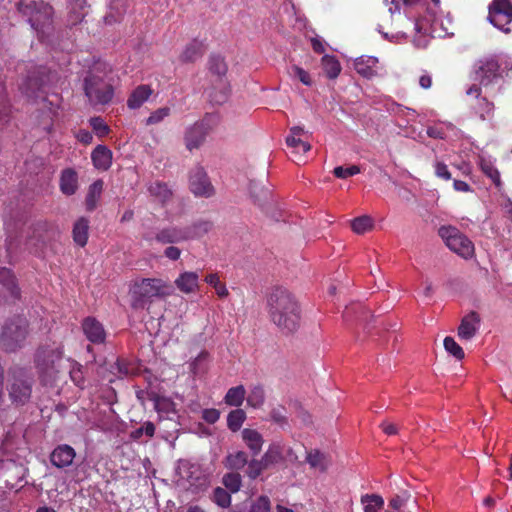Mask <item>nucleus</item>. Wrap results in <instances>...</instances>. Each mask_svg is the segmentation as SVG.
<instances>
[{
	"label": "nucleus",
	"mask_w": 512,
	"mask_h": 512,
	"mask_svg": "<svg viewBox=\"0 0 512 512\" xmlns=\"http://www.w3.org/2000/svg\"><path fill=\"white\" fill-rule=\"evenodd\" d=\"M246 420V413L242 409L232 410L227 416V426L232 432L240 430Z\"/></svg>",
	"instance_id": "36"
},
{
	"label": "nucleus",
	"mask_w": 512,
	"mask_h": 512,
	"mask_svg": "<svg viewBox=\"0 0 512 512\" xmlns=\"http://www.w3.org/2000/svg\"><path fill=\"white\" fill-rule=\"evenodd\" d=\"M361 169L357 165H352L350 167L344 168L342 166H337L333 170V174L335 177L340 179H346L350 176H354L358 173H360Z\"/></svg>",
	"instance_id": "54"
},
{
	"label": "nucleus",
	"mask_w": 512,
	"mask_h": 512,
	"mask_svg": "<svg viewBox=\"0 0 512 512\" xmlns=\"http://www.w3.org/2000/svg\"><path fill=\"white\" fill-rule=\"evenodd\" d=\"M270 418L280 426L287 425L288 423L286 410L283 407L273 408L270 412Z\"/></svg>",
	"instance_id": "56"
},
{
	"label": "nucleus",
	"mask_w": 512,
	"mask_h": 512,
	"mask_svg": "<svg viewBox=\"0 0 512 512\" xmlns=\"http://www.w3.org/2000/svg\"><path fill=\"white\" fill-rule=\"evenodd\" d=\"M378 63V59L373 56H361L354 61V68L361 76L371 79L377 75L375 66Z\"/></svg>",
	"instance_id": "23"
},
{
	"label": "nucleus",
	"mask_w": 512,
	"mask_h": 512,
	"mask_svg": "<svg viewBox=\"0 0 512 512\" xmlns=\"http://www.w3.org/2000/svg\"><path fill=\"white\" fill-rule=\"evenodd\" d=\"M91 158L96 168L107 170L112 163V152L104 145H98L92 152Z\"/></svg>",
	"instance_id": "26"
},
{
	"label": "nucleus",
	"mask_w": 512,
	"mask_h": 512,
	"mask_svg": "<svg viewBox=\"0 0 512 512\" xmlns=\"http://www.w3.org/2000/svg\"><path fill=\"white\" fill-rule=\"evenodd\" d=\"M500 65L494 56L479 59L473 66V80L480 87L491 85L499 76Z\"/></svg>",
	"instance_id": "10"
},
{
	"label": "nucleus",
	"mask_w": 512,
	"mask_h": 512,
	"mask_svg": "<svg viewBox=\"0 0 512 512\" xmlns=\"http://www.w3.org/2000/svg\"><path fill=\"white\" fill-rule=\"evenodd\" d=\"M214 502L222 508H226L231 503V495L227 492V490L217 487L213 493Z\"/></svg>",
	"instance_id": "51"
},
{
	"label": "nucleus",
	"mask_w": 512,
	"mask_h": 512,
	"mask_svg": "<svg viewBox=\"0 0 512 512\" xmlns=\"http://www.w3.org/2000/svg\"><path fill=\"white\" fill-rule=\"evenodd\" d=\"M249 189L251 197L254 199L255 202L260 203L266 200L269 196V189L256 181L250 182Z\"/></svg>",
	"instance_id": "45"
},
{
	"label": "nucleus",
	"mask_w": 512,
	"mask_h": 512,
	"mask_svg": "<svg viewBox=\"0 0 512 512\" xmlns=\"http://www.w3.org/2000/svg\"><path fill=\"white\" fill-rule=\"evenodd\" d=\"M321 62L323 71L328 78L335 79L338 77L341 72V65L336 57L325 55Z\"/></svg>",
	"instance_id": "32"
},
{
	"label": "nucleus",
	"mask_w": 512,
	"mask_h": 512,
	"mask_svg": "<svg viewBox=\"0 0 512 512\" xmlns=\"http://www.w3.org/2000/svg\"><path fill=\"white\" fill-rule=\"evenodd\" d=\"M306 462L312 469L325 472L331 464V459L329 455L321 452L318 449H313L307 452Z\"/></svg>",
	"instance_id": "24"
},
{
	"label": "nucleus",
	"mask_w": 512,
	"mask_h": 512,
	"mask_svg": "<svg viewBox=\"0 0 512 512\" xmlns=\"http://www.w3.org/2000/svg\"><path fill=\"white\" fill-rule=\"evenodd\" d=\"M173 292V286L161 279L144 278L135 282L130 290L131 307L134 310L145 309L153 298H164Z\"/></svg>",
	"instance_id": "2"
},
{
	"label": "nucleus",
	"mask_w": 512,
	"mask_h": 512,
	"mask_svg": "<svg viewBox=\"0 0 512 512\" xmlns=\"http://www.w3.org/2000/svg\"><path fill=\"white\" fill-rule=\"evenodd\" d=\"M83 331L86 337L93 343H102L105 339V331L100 322L88 317L83 321Z\"/></svg>",
	"instance_id": "20"
},
{
	"label": "nucleus",
	"mask_w": 512,
	"mask_h": 512,
	"mask_svg": "<svg viewBox=\"0 0 512 512\" xmlns=\"http://www.w3.org/2000/svg\"><path fill=\"white\" fill-rule=\"evenodd\" d=\"M102 190L103 182L101 180H97L89 186L88 193L85 199L86 209L88 211H93L96 208Z\"/></svg>",
	"instance_id": "31"
},
{
	"label": "nucleus",
	"mask_w": 512,
	"mask_h": 512,
	"mask_svg": "<svg viewBox=\"0 0 512 512\" xmlns=\"http://www.w3.org/2000/svg\"><path fill=\"white\" fill-rule=\"evenodd\" d=\"M222 483L230 492L236 493L241 488L242 478L239 473L231 472L223 476Z\"/></svg>",
	"instance_id": "42"
},
{
	"label": "nucleus",
	"mask_w": 512,
	"mask_h": 512,
	"mask_svg": "<svg viewBox=\"0 0 512 512\" xmlns=\"http://www.w3.org/2000/svg\"><path fill=\"white\" fill-rule=\"evenodd\" d=\"M46 233V223H37L36 225L30 227L25 236V248L30 252L39 253L46 244Z\"/></svg>",
	"instance_id": "14"
},
{
	"label": "nucleus",
	"mask_w": 512,
	"mask_h": 512,
	"mask_svg": "<svg viewBox=\"0 0 512 512\" xmlns=\"http://www.w3.org/2000/svg\"><path fill=\"white\" fill-rule=\"evenodd\" d=\"M268 467L282 461V451L278 445L272 444L261 457Z\"/></svg>",
	"instance_id": "41"
},
{
	"label": "nucleus",
	"mask_w": 512,
	"mask_h": 512,
	"mask_svg": "<svg viewBox=\"0 0 512 512\" xmlns=\"http://www.w3.org/2000/svg\"><path fill=\"white\" fill-rule=\"evenodd\" d=\"M204 54V46L201 42L196 40L190 42L180 55V60L183 63L195 62L201 58Z\"/></svg>",
	"instance_id": "28"
},
{
	"label": "nucleus",
	"mask_w": 512,
	"mask_h": 512,
	"mask_svg": "<svg viewBox=\"0 0 512 512\" xmlns=\"http://www.w3.org/2000/svg\"><path fill=\"white\" fill-rule=\"evenodd\" d=\"M438 233L451 251L466 259L473 255V243L457 228L452 226H442L439 228Z\"/></svg>",
	"instance_id": "9"
},
{
	"label": "nucleus",
	"mask_w": 512,
	"mask_h": 512,
	"mask_svg": "<svg viewBox=\"0 0 512 512\" xmlns=\"http://www.w3.org/2000/svg\"><path fill=\"white\" fill-rule=\"evenodd\" d=\"M44 81L40 78L29 76L21 85L22 92L28 98H38L40 93L43 92Z\"/></svg>",
	"instance_id": "29"
},
{
	"label": "nucleus",
	"mask_w": 512,
	"mask_h": 512,
	"mask_svg": "<svg viewBox=\"0 0 512 512\" xmlns=\"http://www.w3.org/2000/svg\"><path fill=\"white\" fill-rule=\"evenodd\" d=\"M218 124V116L206 114L200 121L187 128L184 136L186 148L189 151L198 149L206 140L207 135Z\"/></svg>",
	"instance_id": "8"
},
{
	"label": "nucleus",
	"mask_w": 512,
	"mask_h": 512,
	"mask_svg": "<svg viewBox=\"0 0 512 512\" xmlns=\"http://www.w3.org/2000/svg\"><path fill=\"white\" fill-rule=\"evenodd\" d=\"M355 312L357 314V319L359 321H363L366 318V315L369 313V311L363 307L361 304H353L350 307H346L345 310V317H350L351 313Z\"/></svg>",
	"instance_id": "59"
},
{
	"label": "nucleus",
	"mask_w": 512,
	"mask_h": 512,
	"mask_svg": "<svg viewBox=\"0 0 512 512\" xmlns=\"http://www.w3.org/2000/svg\"><path fill=\"white\" fill-rule=\"evenodd\" d=\"M19 11L28 17L31 27L40 33H46L53 22V9L43 1L20 2Z\"/></svg>",
	"instance_id": "7"
},
{
	"label": "nucleus",
	"mask_w": 512,
	"mask_h": 512,
	"mask_svg": "<svg viewBox=\"0 0 512 512\" xmlns=\"http://www.w3.org/2000/svg\"><path fill=\"white\" fill-rule=\"evenodd\" d=\"M28 321L25 317L14 316L7 320L0 335V345L6 352H15L24 346L28 336Z\"/></svg>",
	"instance_id": "5"
},
{
	"label": "nucleus",
	"mask_w": 512,
	"mask_h": 512,
	"mask_svg": "<svg viewBox=\"0 0 512 512\" xmlns=\"http://www.w3.org/2000/svg\"><path fill=\"white\" fill-rule=\"evenodd\" d=\"M185 230H188L190 233L189 240L193 238H198L208 233L212 229V223L210 221H198L190 226H185Z\"/></svg>",
	"instance_id": "39"
},
{
	"label": "nucleus",
	"mask_w": 512,
	"mask_h": 512,
	"mask_svg": "<svg viewBox=\"0 0 512 512\" xmlns=\"http://www.w3.org/2000/svg\"><path fill=\"white\" fill-rule=\"evenodd\" d=\"M90 125L93 128V130L95 132H97V134L99 136H104V135L108 134V132H109V127L104 122V120L102 118H100V117H93V118H91L90 119Z\"/></svg>",
	"instance_id": "58"
},
{
	"label": "nucleus",
	"mask_w": 512,
	"mask_h": 512,
	"mask_svg": "<svg viewBox=\"0 0 512 512\" xmlns=\"http://www.w3.org/2000/svg\"><path fill=\"white\" fill-rule=\"evenodd\" d=\"M84 92L91 105H106L114 96V88L109 80L95 71L84 78Z\"/></svg>",
	"instance_id": "6"
},
{
	"label": "nucleus",
	"mask_w": 512,
	"mask_h": 512,
	"mask_svg": "<svg viewBox=\"0 0 512 512\" xmlns=\"http://www.w3.org/2000/svg\"><path fill=\"white\" fill-rule=\"evenodd\" d=\"M89 220L85 217H80L73 227V240L76 244L84 247L88 241Z\"/></svg>",
	"instance_id": "27"
},
{
	"label": "nucleus",
	"mask_w": 512,
	"mask_h": 512,
	"mask_svg": "<svg viewBox=\"0 0 512 512\" xmlns=\"http://www.w3.org/2000/svg\"><path fill=\"white\" fill-rule=\"evenodd\" d=\"M70 377L77 386L82 387L84 380L80 367L72 369L70 371Z\"/></svg>",
	"instance_id": "64"
},
{
	"label": "nucleus",
	"mask_w": 512,
	"mask_h": 512,
	"mask_svg": "<svg viewBox=\"0 0 512 512\" xmlns=\"http://www.w3.org/2000/svg\"><path fill=\"white\" fill-rule=\"evenodd\" d=\"M351 227L353 231L357 234H363L367 232L368 230L372 229L373 227V220L369 216H360L355 218L352 223Z\"/></svg>",
	"instance_id": "44"
},
{
	"label": "nucleus",
	"mask_w": 512,
	"mask_h": 512,
	"mask_svg": "<svg viewBox=\"0 0 512 512\" xmlns=\"http://www.w3.org/2000/svg\"><path fill=\"white\" fill-rule=\"evenodd\" d=\"M444 348L448 353L453 355L458 360L463 359L465 356L463 349L452 337H446L444 339Z\"/></svg>",
	"instance_id": "49"
},
{
	"label": "nucleus",
	"mask_w": 512,
	"mask_h": 512,
	"mask_svg": "<svg viewBox=\"0 0 512 512\" xmlns=\"http://www.w3.org/2000/svg\"><path fill=\"white\" fill-rule=\"evenodd\" d=\"M468 96H475L477 104L474 106L475 112L479 115L482 120H486L493 115L494 104L490 102L486 97H481V88L477 84H472L466 90Z\"/></svg>",
	"instance_id": "16"
},
{
	"label": "nucleus",
	"mask_w": 512,
	"mask_h": 512,
	"mask_svg": "<svg viewBox=\"0 0 512 512\" xmlns=\"http://www.w3.org/2000/svg\"><path fill=\"white\" fill-rule=\"evenodd\" d=\"M152 400L154 402V408L158 412H168L172 405V402L168 398L158 395L154 396Z\"/></svg>",
	"instance_id": "60"
},
{
	"label": "nucleus",
	"mask_w": 512,
	"mask_h": 512,
	"mask_svg": "<svg viewBox=\"0 0 512 512\" xmlns=\"http://www.w3.org/2000/svg\"><path fill=\"white\" fill-rule=\"evenodd\" d=\"M246 395L244 386L239 385L230 388L224 398V401L229 406L239 407L242 405Z\"/></svg>",
	"instance_id": "33"
},
{
	"label": "nucleus",
	"mask_w": 512,
	"mask_h": 512,
	"mask_svg": "<svg viewBox=\"0 0 512 512\" xmlns=\"http://www.w3.org/2000/svg\"><path fill=\"white\" fill-rule=\"evenodd\" d=\"M411 499V494L407 490L401 491L399 494L395 495L390 501H389V507H391L393 510L400 511L401 508L404 506L406 502H408Z\"/></svg>",
	"instance_id": "52"
},
{
	"label": "nucleus",
	"mask_w": 512,
	"mask_h": 512,
	"mask_svg": "<svg viewBox=\"0 0 512 512\" xmlns=\"http://www.w3.org/2000/svg\"><path fill=\"white\" fill-rule=\"evenodd\" d=\"M164 255L168 259L176 261L181 256V250L178 247L171 245L165 249Z\"/></svg>",
	"instance_id": "63"
},
{
	"label": "nucleus",
	"mask_w": 512,
	"mask_h": 512,
	"mask_svg": "<svg viewBox=\"0 0 512 512\" xmlns=\"http://www.w3.org/2000/svg\"><path fill=\"white\" fill-rule=\"evenodd\" d=\"M481 318L479 314L475 311H471L467 315H465L458 327V336L464 340L472 339L479 327H480Z\"/></svg>",
	"instance_id": "17"
},
{
	"label": "nucleus",
	"mask_w": 512,
	"mask_h": 512,
	"mask_svg": "<svg viewBox=\"0 0 512 512\" xmlns=\"http://www.w3.org/2000/svg\"><path fill=\"white\" fill-rule=\"evenodd\" d=\"M152 89L148 85H139L130 94L127 99V106L130 109H138L146 102L152 94Z\"/></svg>",
	"instance_id": "25"
},
{
	"label": "nucleus",
	"mask_w": 512,
	"mask_h": 512,
	"mask_svg": "<svg viewBox=\"0 0 512 512\" xmlns=\"http://www.w3.org/2000/svg\"><path fill=\"white\" fill-rule=\"evenodd\" d=\"M76 456L73 447L67 444L58 445L50 455L51 463L57 468H66L72 465Z\"/></svg>",
	"instance_id": "18"
},
{
	"label": "nucleus",
	"mask_w": 512,
	"mask_h": 512,
	"mask_svg": "<svg viewBox=\"0 0 512 512\" xmlns=\"http://www.w3.org/2000/svg\"><path fill=\"white\" fill-rule=\"evenodd\" d=\"M270 320L283 333L291 334L300 326L301 309L294 295L287 289L276 287L267 298Z\"/></svg>",
	"instance_id": "1"
},
{
	"label": "nucleus",
	"mask_w": 512,
	"mask_h": 512,
	"mask_svg": "<svg viewBox=\"0 0 512 512\" xmlns=\"http://www.w3.org/2000/svg\"><path fill=\"white\" fill-rule=\"evenodd\" d=\"M247 403L253 408H260L265 402V392L261 386H255L247 396Z\"/></svg>",
	"instance_id": "43"
},
{
	"label": "nucleus",
	"mask_w": 512,
	"mask_h": 512,
	"mask_svg": "<svg viewBox=\"0 0 512 512\" xmlns=\"http://www.w3.org/2000/svg\"><path fill=\"white\" fill-rule=\"evenodd\" d=\"M248 464V456L244 451L229 454L225 459V466L229 469L239 470Z\"/></svg>",
	"instance_id": "35"
},
{
	"label": "nucleus",
	"mask_w": 512,
	"mask_h": 512,
	"mask_svg": "<svg viewBox=\"0 0 512 512\" xmlns=\"http://www.w3.org/2000/svg\"><path fill=\"white\" fill-rule=\"evenodd\" d=\"M202 418L209 424L216 423L220 418V411L215 408L204 409Z\"/></svg>",
	"instance_id": "61"
},
{
	"label": "nucleus",
	"mask_w": 512,
	"mask_h": 512,
	"mask_svg": "<svg viewBox=\"0 0 512 512\" xmlns=\"http://www.w3.org/2000/svg\"><path fill=\"white\" fill-rule=\"evenodd\" d=\"M0 283H2L7 288L12 296H18L19 291L15 282V277L9 269L0 268Z\"/></svg>",
	"instance_id": "37"
},
{
	"label": "nucleus",
	"mask_w": 512,
	"mask_h": 512,
	"mask_svg": "<svg viewBox=\"0 0 512 512\" xmlns=\"http://www.w3.org/2000/svg\"><path fill=\"white\" fill-rule=\"evenodd\" d=\"M33 384V376L28 370L20 367L9 369L7 391L12 403L16 405L27 403L31 398Z\"/></svg>",
	"instance_id": "3"
},
{
	"label": "nucleus",
	"mask_w": 512,
	"mask_h": 512,
	"mask_svg": "<svg viewBox=\"0 0 512 512\" xmlns=\"http://www.w3.org/2000/svg\"><path fill=\"white\" fill-rule=\"evenodd\" d=\"M63 352L60 347H42L36 355V363L41 381L52 385L61 372Z\"/></svg>",
	"instance_id": "4"
},
{
	"label": "nucleus",
	"mask_w": 512,
	"mask_h": 512,
	"mask_svg": "<svg viewBox=\"0 0 512 512\" xmlns=\"http://www.w3.org/2000/svg\"><path fill=\"white\" fill-rule=\"evenodd\" d=\"M242 440L253 456H257L263 447L264 439L255 429L245 428L241 432Z\"/></svg>",
	"instance_id": "19"
},
{
	"label": "nucleus",
	"mask_w": 512,
	"mask_h": 512,
	"mask_svg": "<svg viewBox=\"0 0 512 512\" xmlns=\"http://www.w3.org/2000/svg\"><path fill=\"white\" fill-rule=\"evenodd\" d=\"M481 169L485 175H487L496 186H500L501 180H500V173L493 166V164L490 161L482 160L481 161Z\"/></svg>",
	"instance_id": "48"
},
{
	"label": "nucleus",
	"mask_w": 512,
	"mask_h": 512,
	"mask_svg": "<svg viewBox=\"0 0 512 512\" xmlns=\"http://www.w3.org/2000/svg\"><path fill=\"white\" fill-rule=\"evenodd\" d=\"M154 434H155V425L152 422L147 421L141 427L133 430L130 433V438L137 441V440H140V438L143 435H146L147 437L151 438L154 436Z\"/></svg>",
	"instance_id": "47"
},
{
	"label": "nucleus",
	"mask_w": 512,
	"mask_h": 512,
	"mask_svg": "<svg viewBox=\"0 0 512 512\" xmlns=\"http://www.w3.org/2000/svg\"><path fill=\"white\" fill-rule=\"evenodd\" d=\"M175 286L183 293H193L198 288L199 276L196 272L186 271L175 280Z\"/></svg>",
	"instance_id": "22"
},
{
	"label": "nucleus",
	"mask_w": 512,
	"mask_h": 512,
	"mask_svg": "<svg viewBox=\"0 0 512 512\" xmlns=\"http://www.w3.org/2000/svg\"><path fill=\"white\" fill-rule=\"evenodd\" d=\"M190 190L194 195L200 197H211L214 194V187L202 167H196L192 170Z\"/></svg>",
	"instance_id": "13"
},
{
	"label": "nucleus",
	"mask_w": 512,
	"mask_h": 512,
	"mask_svg": "<svg viewBox=\"0 0 512 512\" xmlns=\"http://www.w3.org/2000/svg\"><path fill=\"white\" fill-rule=\"evenodd\" d=\"M209 70L217 76H224L227 72V65L221 56L213 55L209 58Z\"/></svg>",
	"instance_id": "46"
},
{
	"label": "nucleus",
	"mask_w": 512,
	"mask_h": 512,
	"mask_svg": "<svg viewBox=\"0 0 512 512\" xmlns=\"http://www.w3.org/2000/svg\"><path fill=\"white\" fill-rule=\"evenodd\" d=\"M289 75L291 77L299 79L300 82H302L304 85L311 86L312 85V79L307 71H305L303 68L292 65L289 68Z\"/></svg>",
	"instance_id": "50"
},
{
	"label": "nucleus",
	"mask_w": 512,
	"mask_h": 512,
	"mask_svg": "<svg viewBox=\"0 0 512 512\" xmlns=\"http://www.w3.org/2000/svg\"><path fill=\"white\" fill-rule=\"evenodd\" d=\"M177 471L180 478L189 483L188 489L192 490V492L204 490L208 485L206 475L197 464H193L188 461H181Z\"/></svg>",
	"instance_id": "12"
},
{
	"label": "nucleus",
	"mask_w": 512,
	"mask_h": 512,
	"mask_svg": "<svg viewBox=\"0 0 512 512\" xmlns=\"http://www.w3.org/2000/svg\"><path fill=\"white\" fill-rule=\"evenodd\" d=\"M271 509V502L267 496H260L252 502L249 512H269Z\"/></svg>",
	"instance_id": "53"
},
{
	"label": "nucleus",
	"mask_w": 512,
	"mask_h": 512,
	"mask_svg": "<svg viewBox=\"0 0 512 512\" xmlns=\"http://www.w3.org/2000/svg\"><path fill=\"white\" fill-rule=\"evenodd\" d=\"M69 3L71 6L70 22L75 25L81 22L85 16L86 0H70Z\"/></svg>",
	"instance_id": "38"
},
{
	"label": "nucleus",
	"mask_w": 512,
	"mask_h": 512,
	"mask_svg": "<svg viewBox=\"0 0 512 512\" xmlns=\"http://www.w3.org/2000/svg\"><path fill=\"white\" fill-rule=\"evenodd\" d=\"M361 503L365 512H379L384 505V500L377 494H366L361 497Z\"/></svg>",
	"instance_id": "34"
},
{
	"label": "nucleus",
	"mask_w": 512,
	"mask_h": 512,
	"mask_svg": "<svg viewBox=\"0 0 512 512\" xmlns=\"http://www.w3.org/2000/svg\"><path fill=\"white\" fill-rule=\"evenodd\" d=\"M488 20L496 28L508 33L512 21V0H493L489 5Z\"/></svg>",
	"instance_id": "11"
},
{
	"label": "nucleus",
	"mask_w": 512,
	"mask_h": 512,
	"mask_svg": "<svg viewBox=\"0 0 512 512\" xmlns=\"http://www.w3.org/2000/svg\"><path fill=\"white\" fill-rule=\"evenodd\" d=\"M268 468L269 467L266 465L262 458H253L250 461H248L246 474L250 479L254 480L258 476H260L264 470Z\"/></svg>",
	"instance_id": "40"
},
{
	"label": "nucleus",
	"mask_w": 512,
	"mask_h": 512,
	"mask_svg": "<svg viewBox=\"0 0 512 512\" xmlns=\"http://www.w3.org/2000/svg\"><path fill=\"white\" fill-rule=\"evenodd\" d=\"M148 191L152 197H154L157 201L165 204L172 197V191L167 186L166 183L155 181L150 183L148 186Z\"/></svg>",
	"instance_id": "30"
},
{
	"label": "nucleus",
	"mask_w": 512,
	"mask_h": 512,
	"mask_svg": "<svg viewBox=\"0 0 512 512\" xmlns=\"http://www.w3.org/2000/svg\"><path fill=\"white\" fill-rule=\"evenodd\" d=\"M435 173L438 177L443 178L445 180L451 179V173L448 171L447 165L444 164L443 162H436Z\"/></svg>",
	"instance_id": "62"
},
{
	"label": "nucleus",
	"mask_w": 512,
	"mask_h": 512,
	"mask_svg": "<svg viewBox=\"0 0 512 512\" xmlns=\"http://www.w3.org/2000/svg\"><path fill=\"white\" fill-rule=\"evenodd\" d=\"M286 144L294 149H301L304 153L310 151L311 145L299 137L287 136Z\"/></svg>",
	"instance_id": "57"
},
{
	"label": "nucleus",
	"mask_w": 512,
	"mask_h": 512,
	"mask_svg": "<svg viewBox=\"0 0 512 512\" xmlns=\"http://www.w3.org/2000/svg\"><path fill=\"white\" fill-rule=\"evenodd\" d=\"M78 189V175L72 168H66L61 172L60 190L63 194L71 196Z\"/></svg>",
	"instance_id": "21"
},
{
	"label": "nucleus",
	"mask_w": 512,
	"mask_h": 512,
	"mask_svg": "<svg viewBox=\"0 0 512 512\" xmlns=\"http://www.w3.org/2000/svg\"><path fill=\"white\" fill-rule=\"evenodd\" d=\"M169 115H170V108L161 107V108L157 109L156 111H154L153 113H151V115L146 120V124L147 125L158 124Z\"/></svg>",
	"instance_id": "55"
},
{
	"label": "nucleus",
	"mask_w": 512,
	"mask_h": 512,
	"mask_svg": "<svg viewBox=\"0 0 512 512\" xmlns=\"http://www.w3.org/2000/svg\"><path fill=\"white\" fill-rule=\"evenodd\" d=\"M189 233L184 227L169 226L159 230L155 240L161 244H177L189 240Z\"/></svg>",
	"instance_id": "15"
}]
</instances>
